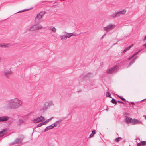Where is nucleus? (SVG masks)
<instances>
[{"label": "nucleus", "instance_id": "3", "mask_svg": "<svg viewBox=\"0 0 146 146\" xmlns=\"http://www.w3.org/2000/svg\"><path fill=\"white\" fill-rule=\"evenodd\" d=\"M126 12L125 9H123L118 11H115L111 14L110 17L111 18L114 19L115 18H117L121 15H124Z\"/></svg>", "mask_w": 146, "mask_h": 146}, {"label": "nucleus", "instance_id": "10", "mask_svg": "<svg viewBox=\"0 0 146 146\" xmlns=\"http://www.w3.org/2000/svg\"><path fill=\"white\" fill-rule=\"evenodd\" d=\"M4 74L6 76H8L12 74L11 69L10 68H8L5 69L4 71Z\"/></svg>", "mask_w": 146, "mask_h": 146}, {"label": "nucleus", "instance_id": "6", "mask_svg": "<svg viewBox=\"0 0 146 146\" xmlns=\"http://www.w3.org/2000/svg\"><path fill=\"white\" fill-rule=\"evenodd\" d=\"M115 27V25L114 24H110L104 27L103 28L104 31L108 32L114 29Z\"/></svg>", "mask_w": 146, "mask_h": 146}, {"label": "nucleus", "instance_id": "36", "mask_svg": "<svg viewBox=\"0 0 146 146\" xmlns=\"http://www.w3.org/2000/svg\"><path fill=\"white\" fill-rule=\"evenodd\" d=\"M26 11L25 10H23L22 11H19V12H17L16 13H19V12H24V11Z\"/></svg>", "mask_w": 146, "mask_h": 146}, {"label": "nucleus", "instance_id": "25", "mask_svg": "<svg viewBox=\"0 0 146 146\" xmlns=\"http://www.w3.org/2000/svg\"><path fill=\"white\" fill-rule=\"evenodd\" d=\"M122 139V138L121 137H119L118 138H116L115 139L116 141L117 142H119L121 139Z\"/></svg>", "mask_w": 146, "mask_h": 146}, {"label": "nucleus", "instance_id": "4", "mask_svg": "<svg viewBox=\"0 0 146 146\" xmlns=\"http://www.w3.org/2000/svg\"><path fill=\"white\" fill-rule=\"evenodd\" d=\"M44 14V12H41L37 15L35 19V23L39 24L42 21V18Z\"/></svg>", "mask_w": 146, "mask_h": 146}, {"label": "nucleus", "instance_id": "14", "mask_svg": "<svg viewBox=\"0 0 146 146\" xmlns=\"http://www.w3.org/2000/svg\"><path fill=\"white\" fill-rule=\"evenodd\" d=\"M9 44H5L3 43L0 44V47H3L5 48H7L9 47Z\"/></svg>", "mask_w": 146, "mask_h": 146}, {"label": "nucleus", "instance_id": "19", "mask_svg": "<svg viewBox=\"0 0 146 146\" xmlns=\"http://www.w3.org/2000/svg\"><path fill=\"white\" fill-rule=\"evenodd\" d=\"M53 124H52L51 125L47 126L44 129V131H47L53 128L54 127H53Z\"/></svg>", "mask_w": 146, "mask_h": 146}, {"label": "nucleus", "instance_id": "11", "mask_svg": "<svg viewBox=\"0 0 146 146\" xmlns=\"http://www.w3.org/2000/svg\"><path fill=\"white\" fill-rule=\"evenodd\" d=\"M9 117L7 116L0 117V122L7 121L9 119Z\"/></svg>", "mask_w": 146, "mask_h": 146}, {"label": "nucleus", "instance_id": "45", "mask_svg": "<svg viewBox=\"0 0 146 146\" xmlns=\"http://www.w3.org/2000/svg\"><path fill=\"white\" fill-rule=\"evenodd\" d=\"M117 96L119 97H119H120L119 96H118V95H117Z\"/></svg>", "mask_w": 146, "mask_h": 146}, {"label": "nucleus", "instance_id": "39", "mask_svg": "<svg viewBox=\"0 0 146 146\" xmlns=\"http://www.w3.org/2000/svg\"><path fill=\"white\" fill-rule=\"evenodd\" d=\"M137 56H136L134 58H133V59L135 61V60L136 59V58H137Z\"/></svg>", "mask_w": 146, "mask_h": 146}, {"label": "nucleus", "instance_id": "1", "mask_svg": "<svg viewBox=\"0 0 146 146\" xmlns=\"http://www.w3.org/2000/svg\"><path fill=\"white\" fill-rule=\"evenodd\" d=\"M8 104L5 106V108L7 110H16L21 107L23 102L19 99L15 98L8 100Z\"/></svg>", "mask_w": 146, "mask_h": 146}, {"label": "nucleus", "instance_id": "42", "mask_svg": "<svg viewBox=\"0 0 146 146\" xmlns=\"http://www.w3.org/2000/svg\"><path fill=\"white\" fill-rule=\"evenodd\" d=\"M144 40H146V36L144 38Z\"/></svg>", "mask_w": 146, "mask_h": 146}, {"label": "nucleus", "instance_id": "46", "mask_svg": "<svg viewBox=\"0 0 146 146\" xmlns=\"http://www.w3.org/2000/svg\"><path fill=\"white\" fill-rule=\"evenodd\" d=\"M145 119H146V116H145Z\"/></svg>", "mask_w": 146, "mask_h": 146}, {"label": "nucleus", "instance_id": "23", "mask_svg": "<svg viewBox=\"0 0 146 146\" xmlns=\"http://www.w3.org/2000/svg\"><path fill=\"white\" fill-rule=\"evenodd\" d=\"M52 119V118L49 119L47 120H46V121L43 122V123L44 125L46 124L48 122H49Z\"/></svg>", "mask_w": 146, "mask_h": 146}, {"label": "nucleus", "instance_id": "28", "mask_svg": "<svg viewBox=\"0 0 146 146\" xmlns=\"http://www.w3.org/2000/svg\"><path fill=\"white\" fill-rule=\"evenodd\" d=\"M135 61L134 60H133V59L132 60H131L129 63V66L130 65H131L132 64H133L134 62Z\"/></svg>", "mask_w": 146, "mask_h": 146}, {"label": "nucleus", "instance_id": "30", "mask_svg": "<svg viewBox=\"0 0 146 146\" xmlns=\"http://www.w3.org/2000/svg\"><path fill=\"white\" fill-rule=\"evenodd\" d=\"M141 145H145V142L144 141H143L142 142H140Z\"/></svg>", "mask_w": 146, "mask_h": 146}, {"label": "nucleus", "instance_id": "17", "mask_svg": "<svg viewBox=\"0 0 146 146\" xmlns=\"http://www.w3.org/2000/svg\"><path fill=\"white\" fill-rule=\"evenodd\" d=\"M7 130L4 129L1 131H0V136L2 137L5 135L7 133Z\"/></svg>", "mask_w": 146, "mask_h": 146}, {"label": "nucleus", "instance_id": "20", "mask_svg": "<svg viewBox=\"0 0 146 146\" xmlns=\"http://www.w3.org/2000/svg\"><path fill=\"white\" fill-rule=\"evenodd\" d=\"M36 31L40 29L43 28V27L40 25L37 24L36 23Z\"/></svg>", "mask_w": 146, "mask_h": 146}, {"label": "nucleus", "instance_id": "13", "mask_svg": "<svg viewBox=\"0 0 146 146\" xmlns=\"http://www.w3.org/2000/svg\"><path fill=\"white\" fill-rule=\"evenodd\" d=\"M28 30L29 31H36V25L34 24L31 26L28 29Z\"/></svg>", "mask_w": 146, "mask_h": 146}, {"label": "nucleus", "instance_id": "8", "mask_svg": "<svg viewBox=\"0 0 146 146\" xmlns=\"http://www.w3.org/2000/svg\"><path fill=\"white\" fill-rule=\"evenodd\" d=\"M45 120L44 117L42 116H40L33 119L32 121L34 123H37L39 122L44 121Z\"/></svg>", "mask_w": 146, "mask_h": 146}, {"label": "nucleus", "instance_id": "48", "mask_svg": "<svg viewBox=\"0 0 146 146\" xmlns=\"http://www.w3.org/2000/svg\"><path fill=\"white\" fill-rule=\"evenodd\" d=\"M76 35L75 34H74V36H75V35Z\"/></svg>", "mask_w": 146, "mask_h": 146}, {"label": "nucleus", "instance_id": "31", "mask_svg": "<svg viewBox=\"0 0 146 146\" xmlns=\"http://www.w3.org/2000/svg\"><path fill=\"white\" fill-rule=\"evenodd\" d=\"M106 33L105 34H104L102 36V37L100 38V39L101 40L106 35Z\"/></svg>", "mask_w": 146, "mask_h": 146}, {"label": "nucleus", "instance_id": "32", "mask_svg": "<svg viewBox=\"0 0 146 146\" xmlns=\"http://www.w3.org/2000/svg\"><path fill=\"white\" fill-rule=\"evenodd\" d=\"M138 52H136L132 56H133V57H134L135 55H137V54H138Z\"/></svg>", "mask_w": 146, "mask_h": 146}, {"label": "nucleus", "instance_id": "44", "mask_svg": "<svg viewBox=\"0 0 146 146\" xmlns=\"http://www.w3.org/2000/svg\"><path fill=\"white\" fill-rule=\"evenodd\" d=\"M117 42L116 43L114 44L113 45H115V44H117Z\"/></svg>", "mask_w": 146, "mask_h": 146}, {"label": "nucleus", "instance_id": "41", "mask_svg": "<svg viewBox=\"0 0 146 146\" xmlns=\"http://www.w3.org/2000/svg\"><path fill=\"white\" fill-rule=\"evenodd\" d=\"M141 50H139L137 52H138V53H139V52H140Z\"/></svg>", "mask_w": 146, "mask_h": 146}, {"label": "nucleus", "instance_id": "7", "mask_svg": "<svg viewBox=\"0 0 146 146\" xmlns=\"http://www.w3.org/2000/svg\"><path fill=\"white\" fill-rule=\"evenodd\" d=\"M54 105L53 102L52 101H48L46 102L44 104L43 110L47 109L48 107Z\"/></svg>", "mask_w": 146, "mask_h": 146}, {"label": "nucleus", "instance_id": "35", "mask_svg": "<svg viewBox=\"0 0 146 146\" xmlns=\"http://www.w3.org/2000/svg\"><path fill=\"white\" fill-rule=\"evenodd\" d=\"M133 56H131V57H129V58H128V59L129 60H131L132 58H133Z\"/></svg>", "mask_w": 146, "mask_h": 146}, {"label": "nucleus", "instance_id": "33", "mask_svg": "<svg viewBox=\"0 0 146 146\" xmlns=\"http://www.w3.org/2000/svg\"><path fill=\"white\" fill-rule=\"evenodd\" d=\"M119 98L121 99L123 101H125V99L123 98H122L121 97H119Z\"/></svg>", "mask_w": 146, "mask_h": 146}, {"label": "nucleus", "instance_id": "38", "mask_svg": "<svg viewBox=\"0 0 146 146\" xmlns=\"http://www.w3.org/2000/svg\"><path fill=\"white\" fill-rule=\"evenodd\" d=\"M47 2V1H42L41 2H40V3L41 4L43 2Z\"/></svg>", "mask_w": 146, "mask_h": 146}, {"label": "nucleus", "instance_id": "22", "mask_svg": "<svg viewBox=\"0 0 146 146\" xmlns=\"http://www.w3.org/2000/svg\"><path fill=\"white\" fill-rule=\"evenodd\" d=\"M96 133L95 132V131H93L92 132V133L90 134V135L89 138L91 137H93L94 134H95Z\"/></svg>", "mask_w": 146, "mask_h": 146}, {"label": "nucleus", "instance_id": "9", "mask_svg": "<svg viewBox=\"0 0 146 146\" xmlns=\"http://www.w3.org/2000/svg\"><path fill=\"white\" fill-rule=\"evenodd\" d=\"M24 139V137L22 135H21L19 138H17L16 139L15 141L13 143V144L16 143L19 144L21 143Z\"/></svg>", "mask_w": 146, "mask_h": 146}, {"label": "nucleus", "instance_id": "29", "mask_svg": "<svg viewBox=\"0 0 146 146\" xmlns=\"http://www.w3.org/2000/svg\"><path fill=\"white\" fill-rule=\"evenodd\" d=\"M106 96L107 97H109L111 98V94L110 93L108 92H107L106 93Z\"/></svg>", "mask_w": 146, "mask_h": 146}, {"label": "nucleus", "instance_id": "47", "mask_svg": "<svg viewBox=\"0 0 146 146\" xmlns=\"http://www.w3.org/2000/svg\"><path fill=\"white\" fill-rule=\"evenodd\" d=\"M1 60V58H0V61Z\"/></svg>", "mask_w": 146, "mask_h": 146}, {"label": "nucleus", "instance_id": "49", "mask_svg": "<svg viewBox=\"0 0 146 146\" xmlns=\"http://www.w3.org/2000/svg\"><path fill=\"white\" fill-rule=\"evenodd\" d=\"M144 99H143V100H142L141 101H143V100H144Z\"/></svg>", "mask_w": 146, "mask_h": 146}, {"label": "nucleus", "instance_id": "27", "mask_svg": "<svg viewBox=\"0 0 146 146\" xmlns=\"http://www.w3.org/2000/svg\"><path fill=\"white\" fill-rule=\"evenodd\" d=\"M111 102L113 104H117V102L116 100L113 98L111 100Z\"/></svg>", "mask_w": 146, "mask_h": 146}, {"label": "nucleus", "instance_id": "40", "mask_svg": "<svg viewBox=\"0 0 146 146\" xmlns=\"http://www.w3.org/2000/svg\"><path fill=\"white\" fill-rule=\"evenodd\" d=\"M144 46H145V47L146 48V43L145 44H144L143 45Z\"/></svg>", "mask_w": 146, "mask_h": 146}, {"label": "nucleus", "instance_id": "26", "mask_svg": "<svg viewBox=\"0 0 146 146\" xmlns=\"http://www.w3.org/2000/svg\"><path fill=\"white\" fill-rule=\"evenodd\" d=\"M24 122V121L23 120L21 119H19L18 121V124H19L20 123H22Z\"/></svg>", "mask_w": 146, "mask_h": 146}, {"label": "nucleus", "instance_id": "15", "mask_svg": "<svg viewBox=\"0 0 146 146\" xmlns=\"http://www.w3.org/2000/svg\"><path fill=\"white\" fill-rule=\"evenodd\" d=\"M64 119H61L59 120L56 121L54 124H53V126L54 128L57 126V125Z\"/></svg>", "mask_w": 146, "mask_h": 146}, {"label": "nucleus", "instance_id": "5", "mask_svg": "<svg viewBox=\"0 0 146 146\" xmlns=\"http://www.w3.org/2000/svg\"><path fill=\"white\" fill-rule=\"evenodd\" d=\"M119 67L117 65H115L112 68L107 70L106 72L108 74H111L115 73L119 70Z\"/></svg>", "mask_w": 146, "mask_h": 146}, {"label": "nucleus", "instance_id": "16", "mask_svg": "<svg viewBox=\"0 0 146 146\" xmlns=\"http://www.w3.org/2000/svg\"><path fill=\"white\" fill-rule=\"evenodd\" d=\"M48 30H51L52 32L54 33H55L56 32L57 30L55 27H48Z\"/></svg>", "mask_w": 146, "mask_h": 146}, {"label": "nucleus", "instance_id": "43", "mask_svg": "<svg viewBox=\"0 0 146 146\" xmlns=\"http://www.w3.org/2000/svg\"><path fill=\"white\" fill-rule=\"evenodd\" d=\"M131 104L133 105L134 104V103L133 102H131Z\"/></svg>", "mask_w": 146, "mask_h": 146}, {"label": "nucleus", "instance_id": "34", "mask_svg": "<svg viewBox=\"0 0 146 146\" xmlns=\"http://www.w3.org/2000/svg\"><path fill=\"white\" fill-rule=\"evenodd\" d=\"M141 144L140 143H138L137 144V146H141Z\"/></svg>", "mask_w": 146, "mask_h": 146}, {"label": "nucleus", "instance_id": "18", "mask_svg": "<svg viewBox=\"0 0 146 146\" xmlns=\"http://www.w3.org/2000/svg\"><path fill=\"white\" fill-rule=\"evenodd\" d=\"M132 119L128 117H127L125 119V121L127 123H131Z\"/></svg>", "mask_w": 146, "mask_h": 146}, {"label": "nucleus", "instance_id": "24", "mask_svg": "<svg viewBox=\"0 0 146 146\" xmlns=\"http://www.w3.org/2000/svg\"><path fill=\"white\" fill-rule=\"evenodd\" d=\"M44 125L43 122L37 125V126L36 127H38L41 126H42Z\"/></svg>", "mask_w": 146, "mask_h": 146}, {"label": "nucleus", "instance_id": "37", "mask_svg": "<svg viewBox=\"0 0 146 146\" xmlns=\"http://www.w3.org/2000/svg\"><path fill=\"white\" fill-rule=\"evenodd\" d=\"M118 102L119 103H121V104H123V102L121 101H118Z\"/></svg>", "mask_w": 146, "mask_h": 146}, {"label": "nucleus", "instance_id": "21", "mask_svg": "<svg viewBox=\"0 0 146 146\" xmlns=\"http://www.w3.org/2000/svg\"><path fill=\"white\" fill-rule=\"evenodd\" d=\"M133 44H132L130 46H129L128 47H126L124 50L123 51V53H125L127 50H129L133 46Z\"/></svg>", "mask_w": 146, "mask_h": 146}, {"label": "nucleus", "instance_id": "2", "mask_svg": "<svg viewBox=\"0 0 146 146\" xmlns=\"http://www.w3.org/2000/svg\"><path fill=\"white\" fill-rule=\"evenodd\" d=\"M74 35V33H70L66 31H63L61 34L59 35L61 40H65L69 38Z\"/></svg>", "mask_w": 146, "mask_h": 146}, {"label": "nucleus", "instance_id": "12", "mask_svg": "<svg viewBox=\"0 0 146 146\" xmlns=\"http://www.w3.org/2000/svg\"><path fill=\"white\" fill-rule=\"evenodd\" d=\"M141 123V122L138 120L133 119H132L131 124L133 125H135L137 124H140Z\"/></svg>", "mask_w": 146, "mask_h": 146}]
</instances>
